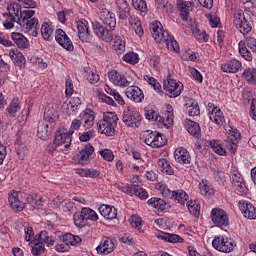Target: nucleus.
I'll use <instances>...</instances> for the list:
<instances>
[{
	"mask_svg": "<svg viewBox=\"0 0 256 256\" xmlns=\"http://www.w3.org/2000/svg\"><path fill=\"white\" fill-rule=\"evenodd\" d=\"M8 114L10 117H17V113L21 111V104L19 103V99H13L8 108H7Z\"/></svg>",
	"mask_w": 256,
	"mask_h": 256,
	"instance_id": "c03bdc74",
	"label": "nucleus"
},
{
	"mask_svg": "<svg viewBox=\"0 0 256 256\" xmlns=\"http://www.w3.org/2000/svg\"><path fill=\"white\" fill-rule=\"evenodd\" d=\"M100 19H101L102 23H104V25H106L107 27L110 28L111 31H113V29H115V27L117 26V20L115 18V13H113L107 9H103L100 12Z\"/></svg>",
	"mask_w": 256,
	"mask_h": 256,
	"instance_id": "b1692460",
	"label": "nucleus"
},
{
	"mask_svg": "<svg viewBox=\"0 0 256 256\" xmlns=\"http://www.w3.org/2000/svg\"><path fill=\"white\" fill-rule=\"evenodd\" d=\"M207 107L211 121L216 125H223V123H225V116H223L221 109H219L213 103H208Z\"/></svg>",
	"mask_w": 256,
	"mask_h": 256,
	"instance_id": "2eb2a0df",
	"label": "nucleus"
},
{
	"mask_svg": "<svg viewBox=\"0 0 256 256\" xmlns=\"http://www.w3.org/2000/svg\"><path fill=\"white\" fill-rule=\"evenodd\" d=\"M243 77L249 83H256V69L255 68H246L243 72Z\"/></svg>",
	"mask_w": 256,
	"mask_h": 256,
	"instance_id": "864d4df0",
	"label": "nucleus"
},
{
	"mask_svg": "<svg viewBox=\"0 0 256 256\" xmlns=\"http://www.w3.org/2000/svg\"><path fill=\"white\" fill-rule=\"evenodd\" d=\"M59 119V110L57 106H47L44 111V120L48 123H55Z\"/></svg>",
	"mask_w": 256,
	"mask_h": 256,
	"instance_id": "7c9ffc66",
	"label": "nucleus"
},
{
	"mask_svg": "<svg viewBox=\"0 0 256 256\" xmlns=\"http://www.w3.org/2000/svg\"><path fill=\"white\" fill-rule=\"evenodd\" d=\"M25 207L29 205L30 209H35L37 207V195H28L26 197V203H24Z\"/></svg>",
	"mask_w": 256,
	"mask_h": 256,
	"instance_id": "774afa93",
	"label": "nucleus"
},
{
	"mask_svg": "<svg viewBox=\"0 0 256 256\" xmlns=\"http://www.w3.org/2000/svg\"><path fill=\"white\" fill-rule=\"evenodd\" d=\"M8 15L17 19V24L23 19V11H21V5L15 2L8 4Z\"/></svg>",
	"mask_w": 256,
	"mask_h": 256,
	"instance_id": "c756f323",
	"label": "nucleus"
},
{
	"mask_svg": "<svg viewBox=\"0 0 256 256\" xmlns=\"http://www.w3.org/2000/svg\"><path fill=\"white\" fill-rule=\"evenodd\" d=\"M24 233H25V241H33L35 239V231L33 230V227L30 225H27L24 227Z\"/></svg>",
	"mask_w": 256,
	"mask_h": 256,
	"instance_id": "69168bd1",
	"label": "nucleus"
},
{
	"mask_svg": "<svg viewBox=\"0 0 256 256\" xmlns=\"http://www.w3.org/2000/svg\"><path fill=\"white\" fill-rule=\"evenodd\" d=\"M94 151L95 148H93V145L88 144L78 154L75 155V159H77L80 165H87Z\"/></svg>",
	"mask_w": 256,
	"mask_h": 256,
	"instance_id": "aec40b11",
	"label": "nucleus"
},
{
	"mask_svg": "<svg viewBox=\"0 0 256 256\" xmlns=\"http://www.w3.org/2000/svg\"><path fill=\"white\" fill-rule=\"evenodd\" d=\"M98 211L104 219H110V220L117 219V208H115L114 206L102 204L98 208Z\"/></svg>",
	"mask_w": 256,
	"mask_h": 256,
	"instance_id": "bb28decb",
	"label": "nucleus"
},
{
	"mask_svg": "<svg viewBox=\"0 0 256 256\" xmlns=\"http://www.w3.org/2000/svg\"><path fill=\"white\" fill-rule=\"evenodd\" d=\"M51 133H53V126L51 124L44 122H40L38 124L37 136L39 137V139H42V141H47Z\"/></svg>",
	"mask_w": 256,
	"mask_h": 256,
	"instance_id": "c85d7f7f",
	"label": "nucleus"
},
{
	"mask_svg": "<svg viewBox=\"0 0 256 256\" xmlns=\"http://www.w3.org/2000/svg\"><path fill=\"white\" fill-rule=\"evenodd\" d=\"M78 37L82 43H89L91 40V31L89 30V22L85 19L77 21Z\"/></svg>",
	"mask_w": 256,
	"mask_h": 256,
	"instance_id": "f8f14e48",
	"label": "nucleus"
},
{
	"mask_svg": "<svg viewBox=\"0 0 256 256\" xmlns=\"http://www.w3.org/2000/svg\"><path fill=\"white\" fill-rule=\"evenodd\" d=\"M141 139L145 145H149L153 149H159V147L167 145V138L163 134L153 130L142 132Z\"/></svg>",
	"mask_w": 256,
	"mask_h": 256,
	"instance_id": "20e7f679",
	"label": "nucleus"
},
{
	"mask_svg": "<svg viewBox=\"0 0 256 256\" xmlns=\"http://www.w3.org/2000/svg\"><path fill=\"white\" fill-rule=\"evenodd\" d=\"M238 49L241 57L245 59V61H253V55L251 54V51L247 49V46L245 45V42L240 41L238 44Z\"/></svg>",
	"mask_w": 256,
	"mask_h": 256,
	"instance_id": "a18cd8bd",
	"label": "nucleus"
},
{
	"mask_svg": "<svg viewBox=\"0 0 256 256\" xmlns=\"http://www.w3.org/2000/svg\"><path fill=\"white\" fill-rule=\"evenodd\" d=\"M186 129L188 133L196 139H199V137H201V128L199 127V124L197 122L189 120L186 124Z\"/></svg>",
	"mask_w": 256,
	"mask_h": 256,
	"instance_id": "ea45409f",
	"label": "nucleus"
},
{
	"mask_svg": "<svg viewBox=\"0 0 256 256\" xmlns=\"http://www.w3.org/2000/svg\"><path fill=\"white\" fill-rule=\"evenodd\" d=\"M186 113H188L190 117H197V115L201 114L197 101L190 100L188 103H186Z\"/></svg>",
	"mask_w": 256,
	"mask_h": 256,
	"instance_id": "79ce46f5",
	"label": "nucleus"
},
{
	"mask_svg": "<svg viewBox=\"0 0 256 256\" xmlns=\"http://www.w3.org/2000/svg\"><path fill=\"white\" fill-rule=\"evenodd\" d=\"M129 24L131 25L133 31L138 37H143L145 32L143 31V26L141 25V20L135 16L129 17Z\"/></svg>",
	"mask_w": 256,
	"mask_h": 256,
	"instance_id": "c9c22d12",
	"label": "nucleus"
},
{
	"mask_svg": "<svg viewBox=\"0 0 256 256\" xmlns=\"http://www.w3.org/2000/svg\"><path fill=\"white\" fill-rule=\"evenodd\" d=\"M241 140V134L237 130H232L226 140V147L230 153H236L237 144Z\"/></svg>",
	"mask_w": 256,
	"mask_h": 256,
	"instance_id": "393cba45",
	"label": "nucleus"
},
{
	"mask_svg": "<svg viewBox=\"0 0 256 256\" xmlns=\"http://www.w3.org/2000/svg\"><path fill=\"white\" fill-rule=\"evenodd\" d=\"M145 117L146 119H148V121H156V123L159 121V118L161 117V115H159V113H157V111H155L152 108H146L145 109Z\"/></svg>",
	"mask_w": 256,
	"mask_h": 256,
	"instance_id": "13d9d810",
	"label": "nucleus"
},
{
	"mask_svg": "<svg viewBox=\"0 0 256 256\" xmlns=\"http://www.w3.org/2000/svg\"><path fill=\"white\" fill-rule=\"evenodd\" d=\"M115 5L117 7L119 19L125 21L131 17V7L129 6V3L126 2V0H115Z\"/></svg>",
	"mask_w": 256,
	"mask_h": 256,
	"instance_id": "5701e85b",
	"label": "nucleus"
},
{
	"mask_svg": "<svg viewBox=\"0 0 256 256\" xmlns=\"http://www.w3.org/2000/svg\"><path fill=\"white\" fill-rule=\"evenodd\" d=\"M55 39L56 43L60 46L63 47L66 51H74L75 46L73 45V41H71V38L67 36V33L63 31L62 29H57L55 31Z\"/></svg>",
	"mask_w": 256,
	"mask_h": 256,
	"instance_id": "9d476101",
	"label": "nucleus"
},
{
	"mask_svg": "<svg viewBox=\"0 0 256 256\" xmlns=\"http://www.w3.org/2000/svg\"><path fill=\"white\" fill-rule=\"evenodd\" d=\"M233 187L238 195H245V193H247V186L245 185V180L234 184Z\"/></svg>",
	"mask_w": 256,
	"mask_h": 256,
	"instance_id": "338daca9",
	"label": "nucleus"
},
{
	"mask_svg": "<svg viewBox=\"0 0 256 256\" xmlns=\"http://www.w3.org/2000/svg\"><path fill=\"white\" fill-rule=\"evenodd\" d=\"M239 69H241V62L235 59L221 65V70L224 73H237Z\"/></svg>",
	"mask_w": 256,
	"mask_h": 256,
	"instance_id": "2f4dec72",
	"label": "nucleus"
},
{
	"mask_svg": "<svg viewBox=\"0 0 256 256\" xmlns=\"http://www.w3.org/2000/svg\"><path fill=\"white\" fill-rule=\"evenodd\" d=\"M236 246L235 240L227 236H215L212 241V247L220 253H231Z\"/></svg>",
	"mask_w": 256,
	"mask_h": 256,
	"instance_id": "423d86ee",
	"label": "nucleus"
},
{
	"mask_svg": "<svg viewBox=\"0 0 256 256\" xmlns=\"http://www.w3.org/2000/svg\"><path fill=\"white\" fill-rule=\"evenodd\" d=\"M199 189L201 195H212L213 189H211V186L207 184V181L202 180L199 184Z\"/></svg>",
	"mask_w": 256,
	"mask_h": 256,
	"instance_id": "e2e57ef3",
	"label": "nucleus"
},
{
	"mask_svg": "<svg viewBox=\"0 0 256 256\" xmlns=\"http://www.w3.org/2000/svg\"><path fill=\"white\" fill-rule=\"evenodd\" d=\"M209 145L212 151H214V153H216L217 155H225L227 153L223 146H221V144L216 140H210Z\"/></svg>",
	"mask_w": 256,
	"mask_h": 256,
	"instance_id": "5fc2aeb1",
	"label": "nucleus"
},
{
	"mask_svg": "<svg viewBox=\"0 0 256 256\" xmlns=\"http://www.w3.org/2000/svg\"><path fill=\"white\" fill-rule=\"evenodd\" d=\"M78 173L81 177H90L91 179H97L101 175L96 169H80Z\"/></svg>",
	"mask_w": 256,
	"mask_h": 256,
	"instance_id": "8fccbe9b",
	"label": "nucleus"
},
{
	"mask_svg": "<svg viewBox=\"0 0 256 256\" xmlns=\"http://www.w3.org/2000/svg\"><path fill=\"white\" fill-rule=\"evenodd\" d=\"M8 203L13 211H23L25 203L19 200V192L12 190L8 193Z\"/></svg>",
	"mask_w": 256,
	"mask_h": 256,
	"instance_id": "412c9836",
	"label": "nucleus"
},
{
	"mask_svg": "<svg viewBox=\"0 0 256 256\" xmlns=\"http://www.w3.org/2000/svg\"><path fill=\"white\" fill-rule=\"evenodd\" d=\"M73 219L76 227H85L87 225V218L83 214V210L80 213H75Z\"/></svg>",
	"mask_w": 256,
	"mask_h": 256,
	"instance_id": "3c124183",
	"label": "nucleus"
},
{
	"mask_svg": "<svg viewBox=\"0 0 256 256\" xmlns=\"http://www.w3.org/2000/svg\"><path fill=\"white\" fill-rule=\"evenodd\" d=\"M211 220L216 227H227L229 225V215L221 208H213L211 210Z\"/></svg>",
	"mask_w": 256,
	"mask_h": 256,
	"instance_id": "1a4fd4ad",
	"label": "nucleus"
},
{
	"mask_svg": "<svg viewBox=\"0 0 256 256\" xmlns=\"http://www.w3.org/2000/svg\"><path fill=\"white\" fill-rule=\"evenodd\" d=\"M122 120L127 127H139V125H141V114L139 111L126 106L122 115Z\"/></svg>",
	"mask_w": 256,
	"mask_h": 256,
	"instance_id": "0eeeda50",
	"label": "nucleus"
},
{
	"mask_svg": "<svg viewBox=\"0 0 256 256\" xmlns=\"http://www.w3.org/2000/svg\"><path fill=\"white\" fill-rule=\"evenodd\" d=\"M173 199L177 201L180 205H185V203L189 202V195L184 190H174Z\"/></svg>",
	"mask_w": 256,
	"mask_h": 256,
	"instance_id": "37998d69",
	"label": "nucleus"
},
{
	"mask_svg": "<svg viewBox=\"0 0 256 256\" xmlns=\"http://www.w3.org/2000/svg\"><path fill=\"white\" fill-rule=\"evenodd\" d=\"M98 255H109L115 251V242L111 238H103L100 244L96 247Z\"/></svg>",
	"mask_w": 256,
	"mask_h": 256,
	"instance_id": "6ab92c4d",
	"label": "nucleus"
},
{
	"mask_svg": "<svg viewBox=\"0 0 256 256\" xmlns=\"http://www.w3.org/2000/svg\"><path fill=\"white\" fill-rule=\"evenodd\" d=\"M62 241L66 244L75 246V245H79V243H81V237L77 236V235H73L71 233L68 234H64L62 236Z\"/></svg>",
	"mask_w": 256,
	"mask_h": 256,
	"instance_id": "49530a36",
	"label": "nucleus"
},
{
	"mask_svg": "<svg viewBox=\"0 0 256 256\" xmlns=\"http://www.w3.org/2000/svg\"><path fill=\"white\" fill-rule=\"evenodd\" d=\"M93 31L95 35L99 37V39H102L107 43L113 41V30H111V28L107 29V27L101 25L100 23H95L93 24Z\"/></svg>",
	"mask_w": 256,
	"mask_h": 256,
	"instance_id": "ddd939ff",
	"label": "nucleus"
},
{
	"mask_svg": "<svg viewBox=\"0 0 256 256\" xmlns=\"http://www.w3.org/2000/svg\"><path fill=\"white\" fill-rule=\"evenodd\" d=\"M134 9L141 11V13H147V2L145 0H132Z\"/></svg>",
	"mask_w": 256,
	"mask_h": 256,
	"instance_id": "680f3d73",
	"label": "nucleus"
},
{
	"mask_svg": "<svg viewBox=\"0 0 256 256\" xmlns=\"http://www.w3.org/2000/svg\"><path fill=\"white\" fill-rule=\"evenodd\" d=\"M186 203H187L189 213L194 217H199V213H200L199 203H197V201H188Z\"/></svg>",
	"mask_w": 256,
	"mask_h": 256,
	"instance_id": "6e6d98bb",
	"label": "nucleus"
},
{
	"mask_svg": "<svg viewBox=\"0 0 256 256\" xmlns=\"http://www.w3.org/2000/svg\"><path fill=\"white\" fill-rule=\"evenodd\" d=\"M123 61L130 65H137V63H139V54L135 52H128L123 56Z\"/></svg>",
	"mask_w": 256,
	"mask_h": 256,
	"instance_id": "603ef678",
	"label": "nucleus"
},
{
	"mask_svg": "<svg viewBox=\"0 0 256 256\" xmlns=\"http://www.w3.org/2000/svg\"><path fill=\"white\" fill-rule=\"evenodd\" d=\"M164 91L168 97H179L183 92V83L168 78L167 81L164 82Z\"/></svg>",
	"mask_w": 256,
	"mask_h": 256,
	"instance_id": "6e6552de",
	"label": "nucleus"
},
{
	"mask_svg": "<svg viewBox=\"0 0 256 256\" xmlns=\"http://www.w3.org/2000/svg\"><path fill=\"white\" fill-rule=\"evenodd\" d=\"M80 121L84 123V127H93L94 121H95V116L93 115V110L91 109H86L80 114Z\"/></svg>",
	"mask_w": 256,
	"mask_h": 256,
	"instance_id": "473e14b6",
	"label": "nucleus"
},
{
	"mask_svg": "<svg viewBox=\"0 0 256 256\" xmlns=\"http://www.w3.org/2000/svg\"><path fill=\"white\" fill-rule=\"evenodd\" d=\"M174 159L180 165H191V154L184 147H178L174 151Z\"/></svg>",
	"mask_w": 256,
	"mask_h": 256,
	"instance_id": "4be33fe9",
	"label": "nucleus"
},
{
	"mask_svg": "<svg viewBox=\"0 0 256 256\" xmlns=\"http://www.w3.org/2000/svg\"><path fill=\"white\" fill-rule=\"evenodd\" d=\"M108 78L113 85H116V87H129L131 85V82L127 80L125 75L121 74L117 70H111L108 72Z\"/></svg>",
	"mask_w": 256,
	"mask_h": 256,
	"instance_id": "4468645a",
	"label": "nucleus"
},
{
	"mask_svg": "<svg viewBox=\"0 0 256 256\" xmlns=\"http://www.w3.org/2000/svg\"><path fill=\"white\" fill-rule=\"evenodd\" d=\"M150 31L156 43H166L169 51L179 53V43L175 41V37L169 34L168 31H163V25H161V22H153L150 26Z\"/></svg>",
	"mask_w": 256,
	"mask_h": 256,
	"instance_id": "f257e3e1",
	"label": "nucleus"
},
{
	"mask_svg": "<svg viewBox=\"0 0 256 256\" xmlns=\"http://www.w3.org/2000/svg\"><path fill=\"white\" fill-rule=\"evenodd\" d=\"M11 37H12L14 43L20 49H27L29 47V40L23 34H21L19 32H13L11 34Z\"/></svg>",
	"mask_w": 256,
	"mask_h": 256,
	"instance_id": "f704fd0d",
	"label": "nucleus"
},
{
	"mask_svg": "<svg viewBox=\"0 0 256 256\" xmlns=\"http://www.w3.org/2000/svg\"><path fill=\"white\" fill-rule=\"evenodd\" d=\"M119 117L113 112H105L103 118L97 123L98 131L106 137H115V128L117 127Z\"/></svg>",
	"mask_w": 256,
	"mask_h": 256,
	"instance_id": "f03ea898",
	"label": "nucleus"
},
{
	"mask_svg": "<svg viewBox=\"0 0 256 256\" xmlns=\"http://www.w3.org/2000/svg\"><path fill=\"white\" fill-rule=\"evenodd\" d=\"M82 215L86 217V221H99V215H97V212L91 208H82Z\"/></svg>",
	"mask_w": 256,
	"mask_h": 256,
	"instance_id": "09e8293b",
	"label": "nucleus"
},
{
	"mask_svg": "<svg viewBox=\"0 0 256 256\" xmlns=\"http://www.w3.org/2000/svg\"><path fill=\"white\" fill-rule=\"evenodd\" d=\"M34 15V10H24L23 17L18 25L25 29L32 37H37L39 35V19L34 17Z\"/></svg>",
	"mask_w": 256,
	"mask_h": 256,
	"instance_id": "7ed1b4c3",
	"label": "nucleus"
},
{
	"mask_svg": "<svg viewBox=\"0 0 256 256\" xmlns=\"http://www.w3.org/2000/svg\"><path fill=\"white\" fill-rule=\"evenodd\" d=\"M148 205H150V207H153V209H157V211H165V209H168L169 207V204H167L165 200L157 197L150 198L148 200Z\"/></svg>",
	"mask_w": 256,
	"mask_h": 256,
	"instance_id": "58836bf2",
	"label": "nucleus"
},
{
	"mask_svg": "<svg viewBox=\"0 0 256 256\" xmlns=\"http://www.w3.org/2000/svg\"><path fill=\"white\" fill-rule=\"evenodd\" d=\"M31 253L34 256H39L41 253H45V247L39 242V240L32 245Z\"/></svg>",
	"mask_w": 256,
	"mask_h": 256,
	"instance_id": "0e129e2a",
	"label": "nucleus"
},
{
	"mask_svg": "<svg viewBox=\"0 0 256 256\" xmlns=\"http://www.w3.org/2000/svg\"><path fill=\"white\" fill-rule=\"evenodd\" d=\"M10 59H12L14 65L17 67H25V56H23V53L19 52L17 49H12L9 52Z\"/></svg>",
	"mask_w": 256,
	"mask_h": 256,
	"instance_id": "72a5a7b5",
	"label": "nucleus"
},
{
	"mask_svg": "<svg viewBox=\"0 0 256 256\" xmlns=\"http://www.w3.org/2000/svg\"><path fill=\"white\" fill-rule=\"evenodd\" d=\"M53 26L49 22H43L40 33L44 41H53Z\"/></svg>",
	"mask_w": 256,
	"mask_h": 256,
	"instance_id": "e433bc0d",
	"label": "nucleus"
},
{
	"mask_svg": "<svg viewBox=\"0 0 256 256\" xmlns=\"http://www.w3.org/2000/svg\"><path fill=\"white\" fill-rule=\"evenodd\" d=\"M233 23L242 35L251 33L253 29V26H251V20L245 17V12H243V10H236L234 12Z\"/></svg>",
	"mask_w": 256,
	"mask_h": 256,
	"instance_id": "39448f33",
	"label": "nucleus"
},
{
	"mask_svg": "<svg viewBox=\"0 0 256 256\" xmlns=\"http://www.w3.org/2000/svg\"><path fill=\"white\" fill-rule=\"evenodd\" d=\"M125 95L130 101L134 103H143V99H145V94H143V90L137 86H129L125 90Z\"/></svg>",
	"mask_w": 256,
	"mask_h": 256,
	"instance_id": "a211bd4d",
	"label": "nucleus"
},
{
	"mask_svg": "<svg viewBox=\"0 0 256 256\" xmlns=\"http://www.w3.org/2000/svg\"><path fill=\"white\" fill-rule=\"evenodd\" d=\"M144 80L147 81V83H149V85H151V87H153L154 91H156L157 93L161 91V84L157 82L154 77L150 75H145Z\"/></svg>",
	"mask_w": 256,
	"mask_h": 256,
	"instance_id": "052dcab7",
	"label": "nucleus"
},
{
	"mask_svg": "<svg viewBox=\"0 0 256 256\" xmlns=\"http://www.w3.org/2000/svg\"><path fill=\"white\" fill-rule=\"evenodd\" d=\"M11 60H9V56L0 59V71L1 73H9L11 71Z\"/></svg>",
	"mask_w": 256,
	"mask_h": 256,
	"instance_id": "bf43d9fd",
	"label": "nucleus"
},
{
	"mask_svg": "<svg viewBox=\"0 0 256 256\" xmlns=\"http://www.w3.org/2000/svg\"><path fill=\"white\" fill-rule=\"evenodd\" d=\"M122 191L123 193H127V195H136V197H139V199L142 200L149 198V193H147V190L137 184H128L122 188Z\"/></svg>",
	"mask_w": 256,
	"mask_h": 256,
	"instance_id": "9b49d317",
	"label": "nucleus"
},
{
	"mask_svg": "<svg viewBox=\"0 0 256 256\" xmlns=\"http://www.w3.org/2000/svg\"><path fill=\"white\" fill-rule=\"evenodd\" d=\"M238 207L245 219H256V207L253 206V204H251L249 201L240 200L238 202Z\"/></svg>",
	"mask_w": 256,
	"mask_h": 256,
	"instance_id": "dca6fc26",
	"label": "nucleus"
},
{
	"mask_svg": "<svg viewBox=\"0 0 256 256\" xmlns=\"http://www.w3.org/2000/svg\"><path fill=\"white\" fill-rule=\"evenodd\" d=\"M158 239H162L163 241H167V243H183V238L177 234H169L161 232L157 235Z\"/></svg>",
	"mask_w": 256,
	"mask_h": 256,
	"instance_id": "a19ab883",
	"label": "nucleus"
},
{
	"mask_svg": "<svg viewBox=\"0 0 256 256\" xmlns=\"http://www.w3.org/2000/svg\"><path fill=\"white\" fill-rule=\"evenodd\" d=\"M71 136L67 130H59L55 137V145L61 147V149H69L71 147Z\"/></svg>",
	"mask_w": 256,
	"mask_h": 256,
	"instance_id": "f3484780",
	"label": "nucleus"
},
{
	"mask_svg": "<svg viewBox=\"0 0 256 256\" xmlns=\"http://www.w3.org/2000/svg\"><path fill=\"white\" fill-rule=\"evenodd\" d=\"M177 5L182 21H189V12L192 10L193 3L190 1L177 0Z\"/></svg>",
	"mask_w": 256,
	"mask_h": 256,
	"instance_id": "a878e982",
	"label": "nucleus"
},
{
	"mask_svg": "<svg viewBox=\"0 0 256 256\" xmlns=\"http://www.w3.org/2000/svg\"><path fill=\"white\" fill-rule=\"evenodd\" d=\"M173 119H175L173 112L167 111L163 116L158 118L157 125L160 129H169V127H173Z\"/></svg>",
	"mask_w": 256,
	"mask_h": 256,
	"instance_id": "cd10ccee",
	"label": "nucleus"
},
{
	"mask_svg": "<svg viewBox=\"0 0 256 256\" xmlns=\"http://www.w3.org/2000/svg\"><path fill=\"white\" fill-rule=\"evenodd\" d=\"M156 3L158 9H161L163 13H173V5L171 3L163 0H157Z\"/></svg>",
	"mask_w": 256,
	"mask_h": 256,
	"instance_id": "4d7b16f0",
	"label": "nucleus"
},
{
	"mask_svg": "<svg viewBox=\"0 0 256 256\" xmlns=\"http://www.w3.org/2000/svg\"><path fill=\"white\" fill-rule=\"evenodd\" d=\"M158 167H160V171L162 173H166V175H173V167H171V164H169V161L166 159H160L158 161Z\"/></svg>",
	"mask_w": 256,
	"mask_h": 256,
	"instance_id": "de8ad7c7",
	"label": "nucleus"
},
{
	"mask_svg": "<svg viewBox=\"0 0 256 256\" xmlns=\"http://www.w3.org/2000/svg\"><path fill=\"white\" fill-rule=\"evenodd\" d=\"M38 241L44 247H53L55 245V237L49 235L47 231H41L38 236Z\"/></svg>",
	"mask_w": 256,
	"mask_h": 256,
	"instance_id": "4c0bfd02",
	"label": "nucleus"
}]
</instances>
